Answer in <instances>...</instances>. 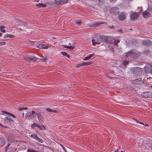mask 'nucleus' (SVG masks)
Here are the masks:
<instances>
[{
  "label": "nucleus",
  "instance_id": "nucleus-1",
  "mask_svg": "<svg viewBox=\"0 0 152 152\" xmlns=\"http://www.w3.org/2000/svg\"><path fill=\"white\" fill-rule=\"evenodd\" d=\"M36 112L34 110L30 111L26 114L25 118H28V120L32 119L35 118Z\"/></svg>",
  "mask_w": 152,
  "mask_h": 152
},
{
  "label": "nucleus",
  "instance_id": "nucleus-2",
  "mask_svg": "<svg viewBox=\"0 0 152 152\" xmlns=\"http://www.w3.org/2000/svg\"><path fill=\"white\" fill-rule=\"evenodd\" d=\"M24 59L28 61H35L37 58L34 56L25 55L24 56Z\"/></svg>",
  "mask_w": 152,
  "mask_h": 152
},
{
  "label": "nucleus",
  "instance_id": "nucleus-3",
  "mask_svg": "<svg viewBox=\"0 0 152 152\" xmlns=\"http://www.w3.org/2000/svg\"><path fill=\"white\" fill-rule=\"evenodd\" d=\"M110 13L114 15H117L120 12L119 8L117 7L111 8L110 9Z\"/></svg>",
  "mask_w": 152,
  "mask_h": 152
},
{
  "label": "nucleus",
  "instance_id": "nucleus-4",
  "mask_svg": "<svg viewBox=\"0 0 152 152\" xmlns=\"http://www.w3.org/2000/svg\"><path fill=\"white\" fill-rule=\"evenodd\" d=\"M142 69L139 67L135 68L132 70L133 74L135 76L140 75L142 73Z\"/></svg>",
  "mask_w": 152,
  "mask_h": 152
},
{
  "label": "nucleus",
  "instance_id": "nucleus-5",
  "mask_svg": "<svg viewBox=\"0 0 152 152\" xmlns=\"http://www.w3.org/2000/svg\"><path fill=\"white\" fill-rule=\"evenodd\" d=\"M100 35L98 36L95 39H92V44L94 45H95L96 44H99L102 42Z\"/></svg>",
  "mask_w": 152,
  "mask_h": 152
},
{
  "label": "nucleus",
  "instance_id": "nucleus-6",
  "mask_svg": "<svg viewBox=\"0 0 152 152\" xmlns=\"http://www.w3.org/2000/svg\"><path fill=\"white\" fill-rule=\"evenodd\" d=\"M145 70L146 73H150L152 71V66L148 64L145 67Z\"/></svg>",
  "mask_w": 152,
  "mask_h": 152
},
{
  "label": "nucleus",
  "instance_id": "nucleus-7",
  "mask_svg": "<svg viewBox=\"0 0 152 152\" xmlns=\"http://www.w3.org/2000/svg\"><path fill=\"white\" fill-rule=\"evenodd\" d=\"M139 17L138 14L136 12H134L131 15V19L132 21H134L137 19Z\"/></svg>",
  "mask_w": 152,
  "mask_h": 152
},
{
  "label": "nucleus",
  "instance_id": "nucleus-8",
  "mask_svg": "<svg viewBox=\"0 0 152 152\" xmlns=\"http://www.w3.org/2000/svg\"><path fill=\"white\" fill-rule=\"evenodd\" d=\"M142 95L145 98H152V94L150 92H146L142 93Z\"/></svg>",
  "mask_w": 152,
  "mask_h": 152
},
{
  "label": "nucleus",
  "instance_id": "nucleus-9",
  "mask_svg": "<svg viewBox=\"0 0 152 152\" xmlns=\"http://www.w3.org/2000/svg\"><path fill=\"white\" fill-rule=\"evenodd\" d=\"M132 83L133 84L137 85H142L143 83V82L142 81V80H139L138 79L132 80Z\"/></svg>",
  "mask_w": 152,
  "mask_h": 152
},
{
  "label": "nucleus",
  "instance_id": "nucleus-10",
  "mask_svg": "<svg viewBox=\"0 0 152 152\" xmlns=\"http://www.w3.org/2000/svg\"><path fill=\"white\" fill-rule=\"evenodd\" d=\"M52 5L49 4V3H47L46 4L43 3H38L36 4V6L39 7L41 8L42 7H45L47 6H51Z\"/></svg>",
  "mask_w": 152,
  "mask_h": 152
},
{
  "label": "nucleus",
  "instance_id": "nucleus-11",
  "mask_svg": "<svg viewBox=\"0 0 152 152\" xmlns=\"http://www.w3.org/2000/svg\"><path fill=\"white\" fill-rule=\"evenodd\" d=\"M140 55V53L137 51H135L132 52V57L133 58H137Z\"/></svg>",
  "mask_w": 152,
  "mask_h": 152
},
{
  "label": "nucleus",
  "instance_id": "nucleus-12",
  "mask_svg": "<svg viewBox=\"0 0 152 152\" xmlns=\"http://www.w3.org/2000/svg\"><path fill=\"white\" fill-rule=\"evenodd\" d=\"M142 44L145 46H149L152 44V42L150 40H145L142 41Z\"/></svg>",
  "mask_w": 152,
  "mask_h": 152
},
{
  "label": "nucleus",
  "instance_id": "nucleus-13",
  "mask_svg": "<svg viewBox=\"0 0 152 152\" xmlns=\"http://www.w3.org/2000/svg\"><path fill=\"white\" fill-rule=\"evenodd\" d=\"M118 19L121 20H124L126 18V14L124 12L120 13L118 16Z\"/></svg>",
  "mask_w": 152,
  "mask_h": 152
},
{
  "label": "nucleus",
  "instance_id": "nucleus-14",
  "mask_svg": "<svg viewBox=\"0 0 152 152\" xmlns=\"http://www.w3.org/2000/svg\"><path fill=\"white\" fill-rule=\"evenodd\" d=\"M142 15L145 18H148L151 16V14L147 11H145L142 13Z\"/></svg>",
  "mask_w": 152,
  "mask_h": 152
},
{
  "label": "nucleus",
  "instance_id": "nucleus-15",
  "mask_svg": "<svg viewBox=\"0 0 152 152\" xmlns=\"http://www.w3.org/2000/svg\"><path fill=\"white\" fill-rule=\"evenodd\" d=\"M48 47V45H46L43 44H41L38 45H37V48L40 49H47Z\"/></svg>",
  "mask_w": 152,
  "mask_h": 152
},
{
  "label": "nucleus",
  "instance_id": "nucleus-16",
  "mask_svg": "<svg viewBox=\"0 0 152 152\" xmlns=\"http://www.w3.org/2000/svg\"><path fill=\"white\" fill-rule=\"evenodd\" d=\"M68 0L55 1V3L57 4H62L67 3Z\"/></svg>",
  "mask_w": 152,
  "mask_h": 152
},
{
  "label": "nucleus",
  "instance_id": "nucleus-17",
  "mask_svg": "<svg viewBox=\"0 0 152 152\" xmlns=\"http://www.w3.org/2000/svg\"><path fill=\"white\" fill-rule=\"evenodd\" d=\"M102 42H106L108 40V37L107 36L101 35H100Z\"/></svg>",
  "mask_w": 152,
  "mask_h": 152
},
{
  "label": "nucleus",
  "instance_id": "nucleus-18",
  "mask_svg": "<svg viewBox=\"0 0 152 152\" xmlns=\"http://www.w3.org/2000/svg\"><path fill=\"white\" fill-rule=\"evenodd\" d=\"M6 141V139L5 138L2 137L0 138V146H2L3 145Z\"/></svg>",
  "mask_w": 152,
  "mask_h": 152
},
{
  "label": "nucleus",
  "instance_id": "nucleus-19",
  "mask_svg": "<svg viewBox=\"0 0 152 152\" xmlns=\"http://www.w3.org/2000/svg\"><path fill=\"white\" fill-rule=\"evenodd\" d=\"M36 115L37 116L38 118L39 119H41L43 118L41 112L39 111H37L36 112L35 117H36Z\"/></svg>",
  "mask_w": 152,
  "mask_h": 152
},
{
  "label": "nucleus",
  "instance_id": "nucleus-20",
  "mask_svg": "<svg viewBox=\"0 0 152 152\" xmlns=\"http://www.w3.org/2000/svg\"><path fill=\"white\" fill-rule=\"evenodd\" d=\"M4 113L5 114H8V115H10L12 117L14 118H15V116L14 115H13L11 113H9L5 111H1V112H0V115H3L4 114V113Z\"/></svg>",
  "mask_w": 152,
  "mask_h": 152
},
{
  "label": "nucleus",
  "instance_id": "nucleus-21",
  "mask_svg": "<svg viewBox=\"0 0 152 152\" xmlns=\"http://www.w3.org/2000/svg\"><path fill=\"white\" fill-rule=\"evenodd\" d=\"M71 44L70 43H69V46H68L67 45H64V46H63L64 47V48H67L68 49H71V50L73 49H74V47H75V45H72L71 46Z\"/></svg>",
  "mask_w": 152,
  "mask_h": 152
},
{
  "label": "nucleus",
  "instance_id": "nucleus-22",
  "mask_svg": "<svg viewBox=\"0 0 152 152\" xmlns=\"http://www.w3.org/2000/svg\"><path fill=\"white\" fill-rule=\"evenodd\" d=\"M102 22H96L94 23H91V24H88V26L90 27H93L95 25L98 26L100 24H102L103 23Z\"/></svg>",
  "mask_w": 152,
  "mask_h": 152
},
{
  "label": "nucleus",
  "instance_id": "nucleus-23",
  "mask_svg": "<svg viewBox=\"0 0 152 152\" xmlns=\"http://www.w3.org/2000/svg\"><path fill=\"white\" fill-rule=\"evenodd\" d=\"M126 57L129 58H132V52H129L128 53H126Z\"/></svg>",
  "mask_w": 152,
  "mask_h": 152
},
{
  "label": "nucleus",
  "instance_id": "nucleus-24",
  "mask_svg": "<svg viewBox=\"0 0 152 152\" xmlns=\"http://www.w3.org/2000/svg\"><path fill=\"white\" fill-rule=\"evenodd\" d=\"M94 53L90 54L88 56H87V57H85L83 59L84 60H88L90 59V58H91L92 57L94 56Z\"/></svg>",
  "mask_w": 152,
  "mask_h": 152
},
{
  "label": "nucleus",
  "instance_id": "nucleus-25",
  "mask_svg": "<svg viewBox=\"0 0 152 152\" xmlns=\"http://www.w3.org/2000/svg\"><path fill=\"white\" fill-rule=\"evenodd\" d=\"M15 37V36L11 34H7L5 35L4 37V38H13Z\"/></svg>",
  "mask_w": 152,
  "mask_h": 152
},
{
  "label": "nucleus",
  "instance_id": "nucleus-26",
  "mask_svg": "<svg viewBox=\"0 0 152 152\" xmlns=\"http://www.w3.org/2000/svg\"><path fill=\"white\" fill-rule=\"evenodd\" d=\"M6 122L7 121V123H12L13 122V121L12 119H11L9 117H7L6 118Z\"/></svg>",
  "mask_w": 152,
  "mask_h": 152
},
{
  "label": "nucleus",
  "instance_id": "nucleus-27",
  "mask_svg": "<svg viewBox=\"0 0 152 152\" xmlns=\"http://www.w3.org/2000/svg\"><path fill=\"white\" fill-rule=\"evenodd\" d=\"M46 110L49 112L56 113V111L55 110H53L49 108H47L46 109Z\"/></svg>",
  "mask_w": 152,
  "mask_h": 152
},
{
  "label": "nucleus",
  "instance_id": "nucleus-28",
  "mask_svg": "<svg viewBox=\"0 0 152 152\" xmlns=\"http://www.w3.org/2000/svg\"><path fill=\"white\" fill-rule=\"evenodd\" d=\"M129 63V62L128 61H124L123 62V63L122 64V67H125Z\"/></svg>",
  "mask_w": 152,
  "mask_h": 152
},
{
  "label": "nucleus",
  "instance_id": "nucleus-29",
  "mask_svg": "<svg viewBox=\"0 0 152 152\" xmlns=\"http://www.w3.org/2000/svg\"><path fill=\"white\" fill-rule=\"evenodd\" d=\"M91 63V62H83L82 64H83V66H85L90 65Z\"/></svg>",
  "mask_w": 152,
  "mask_h": 152
},
{
  "label": "nucleus",
  "instance_id": "nucleus-30",
  "mask_svg": "<svg viewBox=\"0 0 152 152\" xmlns=\"http://www.w3.org/2000/svg\"><path fill=\"white\" fill-rule=\"evenodd\" d=\"M61 54H63L64 56L67 57L68 58H69L70 56L68 54L66 53L65 52H62L61 53Z\"/></svg>",
  "mask_w": 152,
  "mask_h": 152
},
{
  "label": "nucleus",
  "instance_id": "nucleus-31",
  "mask_svg": "<svg viewBox=\"0 0 152 152\" xmlns=\"http://www.w3.org/2000/svg\"><path fill=\"white\" fill-rule=\"evenodd\" d=\"M20 23L21 24V26H25L27 25V23L26 22L22 21L20 20Z\"/></svg>",
  "mask_w": 152,
  "mask_h": 152
},
{
  "label": "nucleus",
  "instance_id": "nucleus-32",
  "mask_svg": "<svg viewBox=\"0 0 152 152\" xmlns=\"http://www.w3.org/2000/svg\"><path fill=\"white\" fill-rule=\"evenodd\" d=\"M31 127L33 128L35 127H39V125L37 124L36 123H34L33 124H31Z\"/></svg>",
  "mask_w": 152,
  "mask_h": 152
},
{
  "label": "nucleus",
  "instance_id": "nucleus-33",
  "mask_svg": "<svg viewBox=\"0 0 152 152\" xmlns=\"http://www.w3.org/2000/svg\"><path fill=\"white\" fill-rule=\"evenodd\" d=\"M31 137L33 138H34L36 140L37 137V136L36 134H32L31 135Z\"/></svg>",
  "mask_w": 152,
  "mask_h": 152
},
{
  "label": "nucleus",
  "instance_id": "nucleus-34",
  "mask_svg": "<svg viewBox=\"0 0 152 152\" xmlns=\"http://www.w3.org/2000/svg\"><path fill=\"white\" fill-rule=\"evenodd\" d=\"M119 42H120V41L119 40H115L114 42V45H115L117 46H118V43H119Z\"/></svg>",
  "mask_w": 152,
  "mask_h": 152
},
{
  "label": "nucleus",
  "instance_id": "nucleus-35",
  "mask_svg": "<svg viewBox=\"0 0 152 152\" xmlns=\"http://www.w3.org/2000/svg\"><path fill=\"white\" fill-rule=\"evenodd\" d=\"M36 140H37L40 143H42L43 142V141L42 140L39 138L38 137H37Z\"/></svg>",
  "mask_w": 152,
  "mask_h": 152
},
{
  "label": "nucleus",
  "instance_id": "nucleus-36",
  "mask_svg": "<svg viewBox=\"0 0 152 152\" xmlns=\"http://www.w3.org/2000/svg\"><path fill=\"white\" fill-rule=\"evenodd\" d=\"M10 152H13L14 151H15L16 150V148H15V147H12L10 149Z\"/></svg>",
  "mask_w": 152,
  "mask_h": 152
},
{
  "label": "nucleus",
  "instance_id": "nucleus-37",
  "mask_svg": "<svg viewBox=\"0 0 152 152\" xmlns=\"http://www.w3.org/2000/svg\"><path fill=\"white\" fill-rule=\"evenodd\" d=\"M28 109L27 107H19L18 108V110L20 111L23 110H27Z\"/></svg>",
  "mask_w": 152,
  "mask_h": 152
},
{
  "label": "nucleus",
  "instance_id": "nucleus-38",
  "mask_svg": "<svg viewBox=\"0 0 152 152\" xmlns=\"http://www.w3.org/2000/svg\"><path fill=\"white\" fill-rule=\"evenodd\" d=\"M48 59L46 57L44 58L40 59V60L43 62H46V60Z\"/></svg>",
  "mask_w": 152,
  "mask_h": 152
},
{
  "label": "nucleus",
  "instance_id": "nucleus-39",
  "mask_svg": "<svg viewBox=\"0 0 152 152\" xmlns=\"http://www.w3.org/2000/svg\"><path fill=\"white\" fill-rule=\"evenodd\" d=\"M6 43L4 42H0V46L4 45L6 44Z\"/></svg>",
  "mask_w": 152,
  "mask_h": 152
},
{
  "label": "nucleus",
  "instance_id": "nucleus-40",
  "mask_svg": "<svg viewBox=\"0 0 152 152\" xmlns=\"http://www.w3.org/2000/svg\"><path fill=\"white\" fill-rule=\"evenodd\" d=\"M82 64V63L80 64H77L76 66V67L77 68H79L81 66H83V65Z\"/></svg>",
  "mask_w": 152,
  "mask_h": 152
},
{
  "label": "nucleus",
  "instance_id": "nucleus-41",
  "mask_svg": "<svg viewBox=\"0 0 152 152\" xmlns=\"http://www.w3.org/2000/svg\"><path fill=\"white\" fill-rule=\"evenodd\" d=\"M146 144L147 146L152 149V144L148 143Z\"/></svg>",
  "mask_w": 152,
  "mask_h": 152
},
{
  "label": "nucleus",
  "instance_id": "nucleus-42",
  "mask_svg": "<svg viewBox=\"0 0 152 152\" xmlns=\"http://www.w3.org/2000/svg\"><path fill=\"white\" fill-rule=\"evenodd\" d=\"M38 128H40L41 130H43L45 129V127L44 126H40L39 125V127Z\"/></svg>",
  "mask_w": 152,
  "mask_h": 152
},
{
  "label": "nucleus",
  "instance_id": "nucleus-43",
  "mask_svg": "<svg viewBox=\"0 0 152 152\" xmlns=\"http://www.w3.org/2000/svg\"><path fill=\"white\" fill-rule=\"evenodd\" d=\"M75 23L78 25H80L81 24V22L80 20H77L76 22Z\"/></svg>",
  "mask_w": 152,
  "mask_h": 152
},
{
  "label": "nucleus",
  "instance_id": "nucleus-44",
  "mask_svg": "<svg viewBox=\"0 0 152 152\" xmlns=\"http://www.w3.org/2000/svg\"><path fill=\"white\" fill-rule=\"evenodd\" d=\"M27 152H35L36 151L34 150H32L31 149H28L27 151Z\"/></svg>",
  "mask_w": 152,
  "mask_h": 152
},
{
  "label": "nucleus",
  "instance_id": "nucleus-45",
  "mask_svg": "<svg viewBox=\"0 0 152 152\" xmlns=\"http://www.w3.org/2000/svg\"><path fill=\"white\" fill-rule=\"evenodd\" d=\"M10 144L8 143L5 148V150L7 152Z\"/></svg>",
  "mask_w": 152,
  "mask_h": 152
},
{
  "label": "nucleus",
  "instance_id": "nucleus-46",
  "mask_svg": "<svg viewBox=\"0 0 152 152\" xmlns=\"http://www.w3.org/2000/svg\"><path fill=\"white\" fill-rule=\"evenodd\" d=\"M0 31H1L4 33L6 31V30L4 29H0Z\"/></svg>",
  "mask_w": 152,
  "mask_h": 152
},
{
  "label": "nucleus",
  "instance_id": "nucleus-47",
  "mask_svg": "<svg viewBox=\"0 0 152 152\" xmlns=\"http://www.w3.org/2000/svg\"><path fill=\"white\" fill-rule=\"evenodd\" d=\"M5 27V26H0V29L4 28Z\"/></svg>",
  "mask_w": 152,
  "mask_h": 152
},
{
  "label": "nucleus",
  "instance_id": "nucleus-48",
  "mask_svg": "<svg viewBox=\"0 0 152 152\" xmlns=\"http://www.w3.org/2000/svg\"><path fill=\"white\" fill-rule=\"evenodd\" d=\"M117 0H110V1L112 3H113L115 1H116Z\"/></svg>",
  "mask_w": 152,
  "mask_h": 152
},
{
  "label": "nucleus",
  "instance_id": "nucleus-49",
  "mask_svg": "<svg viewBox=\"0 0 152 152\" xmlns=\"http://www.w3.org/2000/svg\"><path fill=\"white\" fill-rule=\"evenodd\" d=\"M144 53H149V51L148 50H147V51H145Z\"/></svg>",
  "mask_w": 152,
  "mask_h": 152
},
{
  "label": "nucleus",
  "instance_id": "nucleus-50",
  "mask_svg": "<svg viewBox=\"0 0 152 152\" xmlns=\"http://www.w3.org/2000/svg\"><path fill=\"white\" fill-rule=\"evenodd\" d=\"M134 120L137 122V123H139V121H138L137 120V119H134Z\"/></svg>",
  "mask_w": 152,
  "mask_h": 152
},
{
  "label": "nucleus",
  "instance_id": "nucleus-51",
  "mask_svg": "<svg viewBox=\"0 0 152 152\" xmlns=\"http://www.w3.org/2000/svg\"><path fill=\"white\" fill-rule=\"evenodd\" d=\"M60 145L62 147V148L64 150V149H65L64 147L61 144Z\"/></svg>",
  "mask_w": 152,
  "mask_h": 152
},
{
  "label": "nucleus",
  "instance_id": "nucleus-52",
  "mask_svg": "<svg viewBox=\"0 0 152 152\" xmlns=\"http://www.w3.org/2000/svg\"><path fill=\"white\" fill-rule=\"evenodd\" d=\"M149 87L152 88V85H149Z\"/></svg>",
  "mask_w": 152,
  "mask_h": 152
},
{
  "label": "nucleus",
  "instance_id": "nucleus-53",
  "mask_svg": "<svg viewBox=\"0 0 152 152\" xmlns=\"http://www.w3.org/2000/svg\"><path fill=\"white\" fill-rule=\"evenodd\" d=\"M139 123H140V124H143V125H144V123H143L141 122H140V121H139Z\"/></svg>",
  "mask_w": 152,
  "mask_h": 152
},
{
  "label": "nucleus",
  "instance_id": "nucleus-54",
  "mask_svg": "<svg viewBox=\"0 0 152 152\" xmlns=\"http://www.w3.org/2000/svg\"><path fill=\"white\" fill-rule=\"evenodd\" d=\"M111 28H114V26H111L110 27Z\"/></svg>",
  "mask_w": 152,
  "mask_h": 152
},
{
  "label": "nucleus",
  "instance_id": "nucleus-55",
  "mask_svg": "<svg viewBox=\"0 0 152 152\" xmlns=\"http://www.w3.org/2000/svg\"><path fill=\"white\" fill-rule=\"evenodd\" d=\"M2 35V34L1 33H0V37Z\"/></svg>",
  "mask_w": 152,
  "mask_h": 152
},
{
  "label": "nucleus",
  "instance_id": "nucleus-56",
  "mask_svg": "<svg viewBox=\"0 0 152 152\" xmlns=\"http://www.w3.org/2000/svg\"><path fill=\"white\" fill-rule=\"evenodd\" d=\"M18 29L19 30H22V29L20 28H18Z\"/></svg>",
  "mask_w": 152,
  "mask_h": 152
},
{
  "label": "nucleus",
  "instance_id": "nucleus-57",
  "mask_svg": "<svg viewBox=\"0 0 152 152\" xmlns=\"http://www.w3.org/2000/svg\"><path fill=\"white\" fill-rule=\"evenodd\" d=\"M4 128H7V126H4Z\"/></svg>",
  "mask_w": 152,
  "mask_h": 152
},
{
  "label": "nucleus",
  "instance_id": "nucleus-58",
  "mask_svg": "<svg viewBox=\"0 0 152 152\" xmlns=\"http://www.w3.org/2000/svg\"><path fill=\"white\" fill-rule=\"evenodd\" d=\"M0 126H3V125H2L0 123Z\"/></svg>",
  "mask_w": 152,
  "mask_h": 152
},
{
  "label": "nucleus",
  "instance_id": "nucleus-59",
  "mask_svg": "<svg viewBox=\"0 0 152 152\" xmlns=\"http://www.w3.org/2000/svg\"><path fill=\"white\" fill-rule=\"evenodd\" d=\"M115 152H118V150L115 151Z\"/></svg>",
  "mask_w": 152,
  "mask_h": 152
},
{
  "label": "nucleus",
  "instance_id": "nucleus-60",
  "mask_svg": "<svg viewBox=\"0 0 152 152\" xmlns=\"http://www.w3.org/2000/svg\"><path fill=\"white\" fill-rule=\"evenodd\" d=\"M145 126H148V125L147 124H146L145 125Z\"/></svg>",
  "mask_w": 152,
  "mask_h": 152
},
{
  "label": "nucleus",
  "instance_id": "nucleus-61",
  "mask_svg": "<svg viewBox=\"0 0 152 152\" xmlns=\"http://www.w3.org/2000/svg\"><path fill=\"white\" fill-rule=\"evenodd\" d=\"M22 115H23V116L24 117V113H23V114H22Z\"/></svg>",
  "mask_w": 152,
  "mask_h": 152
},
{
  "label": "nucleus",
  "instance_id": "nucleus-62",
  "mask_svg": "<svg viewBox=\"0 0 152 152\" xmlns=\"http://www.w3.org/2000/svg\"><path fill=\"white\" fill-rule=\"evenodd\" d=\"M121 152H124L122 151H121Z\"/></svg>",
  "mask_w": 152,
  "mask_h": 152
},
{
  "label": "nucleus",
  "instance_id": "nucleus-63",
  "mask_svg": "<svg viewBox=\"0 0 152 152\" xmlns=\"http://www.w3.org/2000/svg\"><path fill=\"white\" fill-rule=\"evenodd\" d=\"M100 1V0H99V1Z\"/></svg>",
  "mask_w": 152,
  "mask_h": 152
},
{
  "label": "nucleus",
  "instance_id": "nucleus-64",
  "mask_svg": "<svg viewBox=\"0 0 152 152\" xmlns=\"http://www.w3.org/2000/svg\"><path fill=\"white\" fill-rule=\"evenodd\" d=\"M130 30H132V29H130Z\"/></svg>",
  "mask_w": 152,
  "mask_h": 152
}]
</instances>
